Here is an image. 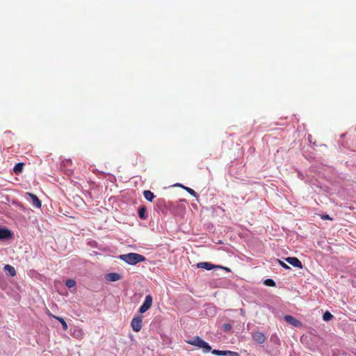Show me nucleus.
<instances>
[{"label": "nucleus", "mask_w": 356, "mask_h": 356, "mask_svg": "<svg viewBox=\"0 0 356 356\" xmlns=\"http://www.w3.org/2000/svg\"><path fill=\"white\" fill-rule=\"evenodd\" d=\"M333 317H334L333 315L327 311L325 312L323 315V318L325 321L332 320L333 318Z\"/></svg>", "instance_id": "aec40b11"}, {"label": "nucleus", "mask_w": 356, "mask_h": 356, "mask_svg": "<svg viewBox=\"0 0 356 356\" xmlns=\"http://www.w3.org/2000/svg\"><path fill=\"white\" fill-rule=\"evenodd\" d=\"M186 342L188 344L202 348L204 353H209L211 350V347L210 345L198 336L195 337L191 339L186 340Z\"/></svg>", "instance_id": "f03ea898"}, {"label": "nucleus", "mask_w": 356, "mask_h": 356, "mask_svg": "<svg viewBox=\"0 0 356 356\" xmlns=\"http://www.w3.org/2000/svg\"><path fill=\"white\" fill-rule=\"evenodd\" d=\"M131 326L134 332L140 331L143 326V316H134L131 322Z\"/></svg>", "instance_id": "7ed1b4c3"}, {"label": "nucleus", "mask_w": 356, "mask_h": 356, "mask_svg": "<svg viewBox=\"0 0 356 356\" xmlns=\"http://www.w3.org/2000/svg\"><path fill=\"white\" fill-rule=\"evenodd\" d=\"M177 186L183 188L184 190H186L189 194H191V195L194 196L195 197H197V193L192 188H189V187H186V186H184L181 184H178Z\"/></svg>", "instance_id": "a211bd4d"}, {"label": "nucleus", "mask_w": 356, "mask_h": 356, "mask_svg": "<svg viewBox=\"0 0 356 356\" xmlns=\"http://www.w3.org/2000/svg\"><path fill=\"white\" fill-rule=\"evenodd\" d=\"M12 236L11 232L6 228H0V240L8 239Z\"/></svg>", "instance_id": "9b49d317"}, {"label": "nucleus", "mask_w": 356, "mask_h": 356, "mask_svg": "<svg viewBox=\"0 0 356 356\" xmlns=\"http://www.w3.org/2000/svg\"><path fill=\"white\" fill-rule=\"evenodd\" d=\"M229 356H240V355L236 352H233L231 350H228L227 355Z\"/></svg>", "instance_id": "b1692460"}, {"label": "nucleus", "mask_w": 356, "mask_h": 356, "mask_svg": "<svg viewBox=\"0 0 356 356\" xmlns=\"http://www.w3.org/2000/svg\"><path fill=\"white\" fill-rule=\"evenodd\" d=\"M279 263L280 266H282L284 268L290 269V267L288 265H286L284 262L279 260Z\"/></svg>", "instance_id": "393cba45"}, {"label": "nucleus", "mask_w": 356, "mask_h": 356, "mask_svg": "<svg viewBox=\"0 0 356 356\" xmlns=\"http://www.w3.org/2000/svg\"><path fill=\"white\" fill-rule=\"evenodd\" d=\"M75 284H76L75 281L74 280H72V279H68L66 281V283H65V285L68 288H72V287H74L75 286Z\"/></svg>", "instance_id": "412c9836"}, {"label": "nucleus", "mask_w": 356, "mask_h": 356, "mask_svg": "<svg viewBox=\"0 0 356 356\" xmlns=\"http://www.w3.org/2000/svg\"><path fill=\"white\" fill-rule=\"evenodd\" d=\"M23 168H24L23 163H17L13 168V171H14L15 174L19 175V173H21L23 170Z\"/></svg>", "instance_id": "dca6fc26"}, {"label": "nucleus", "mask_w": 356, "mask_h": 356, "mask_svg": "<svg viewBox=\"0 0 356 356\" xmlns=\"http://www.w3.org/2000/svg\"><path fill=\"white\" fill-rule=\"evenodd\" d=\"M228 350H212V354L218 356H225L227 355Z\"/></svg>", "instance_id": "6ab92c4d"}, {"label": "nucleus", "mask_w": 356, "mask_h": 356, "mask_svg": "<svg viewBox=\"0 0 356 356\" xmlns=\"http://www.w3.org/2000/svg\"><path fill=\"white\" fill-rule=\"evenodd\" d=\"M72 335L78 339H81L83 337L84 333L81 329L76 328L74 330Z\"/></svg>", "instance_id": "4468645a"}, {"label": "nucleus", "mask_w": 356, "mask_h": 356, "mask_svg": "<svg viewBox=\"0 0 356 356\" xmlns=\"http://www.w3.org/2000/svg\"><path fill=\"white\" fill-rule=\"evenodd\" d=\"M264 284L266 285V286H275V282L272 279H266L264 281Z\"/></svg>", "instance_id": "4be33fe9"}, {"label": "nucleus", "mask_w": 356, "mask_h": 356, "mask_svg": "<svg viewBox=\"0 0 356 356\" xmlns=\"http://www.w3.org/2000/svg\"><path fill=\"white\" fill-rule=\"evenodd\" d=\"M284 320L290 325H292L294 327H300L302 325L300 321L295 318L293 316L290 315L284 316Z\"/></svg>", "instance_id": "423d86ee"}, {"label": "nucleus", "mask_w": 356, "mask_h": 356, "mask_svg": "<svg viewBox=\"0 0 356 356\" xmlns=\"http://www.w3.org/2000/svg\"><path fill=\"white\" fill-rule=\"evenodd\" d=\"M143 195H144L145 198L149 202H152V200L155 197L154 193L152 192H151L150 191H145L143 192Z\"/></svg>", "instance_id": "2eb2a0df"}, {"label": "nucleus", "mask_w": 356, "mask_h": 356, "mask_svg": "<svg viewBox=\"0 0 356 356\" xmlns=\"http://www.w3.org/2000/svg\"><path fill=\"white\" fill-rule=\"evenodd\" d=\"M65 162H66L67 163H71V161H66Z\"/></svg>", "instance_id": "bb28decb"}, {"label": "nucleus", "mask_w": 356, "mask_h": 356, "mask_svg": "<svg viewBox=\"0 0 356 356\" xmlns=\"http://www.w3.org/2000/svg\"><path fill=\"white\" fill-rule=\"evenodd\" d=\"M252 337L253 339L258 343H263L266 340L265 335L260 332H253Z\"/></svg>", "instance_id": "6e6552de"}, {"label": "nucleus", "mask_w": 356, "mask_h": 356, "mask_svg": "<svg viewBox=\"0 0 356 356\" xmlns=\"http://www.w3.org/2000/svg\"><path fill=\"white\" fill-rule=\"evenodd\" d=\"M152 305V297L150 295L145 296V299L143 305L139 308V312L140 314L147 312Z\"/></svg>", "instance_id": "20e7f679"}, {"label": "nucleus", "mask_w": 356, "mask_h": 356, "mask_svg": "<svg viewBox=\"0 0 356 356\" xmlns=\"http://www.w3.org/2000/svg\"><path fill=\"white\" fill-rule=\"evenodd\" d=\"M106 280L109 282H116L122 279V276L120 274L118 273H108L106 277Z\"/></svg>", "instance_id": "9d476101"}, {"label": "nucleus", "mask_w": 356, "mask_h": 356, "mask_svg": "<svg viewBox=\"0 0 356 356\" xmlns=\"http://www.w3.org/2000/svg\"><path fill=\"white\" fill-rule=\"evenodd\" d=\"M286 261L294 267L302 268V264L301 261L296 257H287Z\"/></svg>", "instance_id": "0eeeda50"}, {"label": "nucleus", "mask_w": 356, "mask_h": 356, "mask_svg": "<svg viewBox=\"0 0 356 356\" xmlns=\"http://www.w3.org/2000/svg\"><path fill=\"white\" fill-rule=\"evenodd\" d=\"M26 195L30 197V199L31 200L32 204L36 207V208H40L42 206L41 201L39 200V198L34 194L31 193H27Z\"/></svg>", "instance_id": "1a4fd4ad"}, {"label": "nucleus", "mask_w": 356, "mask_h": 356, "mask_svg": "<svg viewBox=\"0 0 356 356\" xmlns=\"http://www.w3.org/2000/svg\"><path fill=\"white\" fill-rule=\"evenodd\" d=\"M321 219H323V220H332V218L331 217H330L329 215H327V214L326 215H322L321 216Z\"/></svg>", "instance_id": "a878e982"}, {"label": "nucleus", "mask_w": 356, "mask_h": 356, "mask_svg": "<svg viewBox=\"0 0 356 356\" xmlns=\"http://www.w3.org/2000/svg\"><path fill=\"white\" fill-rule=\"evenodd\" d=\"M197 267L199 268H204V269H206L207 270H212L215 268H223L222 267L220 266H215L212 264H210L209 262H200L197 264ZM225 269H226L227 270L229 271V268H224Z\"/></svg>", "instance_id": "39448f33"}, {"label": "nucleus", "mask_w": 356, "mask_h": 356, "mask_svg": "<svg viewBox=\"0 0 356 356\" xmlns=\"http://www.w3.org/2000/svg\"><path fill=\"white\" fill-rule=\"evenodd\" d=\"M222 329L225 332H229L232 330V325L230 323H224L222 325Z\"/></svg>", "instance_id": "5701e85b"}, {"label": "nucleus", "mask_w": 356, "mask_h": 356, "mask_svg": "<svg viewBox=\"0 0 356 356\" xmlns=\"http://www.w3.org/2000/svg\"><path fill=\"white\" fill-rule=\"evenodd\" d=\"M49 316H50L51 317L58 320L62 325V327H63V329L66 331L68 328L67 327V323L65 322V321L64 320L63 318L62 317H60V316H55L52 314H51L50 312L48 313Z\"/></svg>", "instance_id": "f8f14e48"}, {"label": "nucleus", "mask_w": 356, "mask_h": 356, "mask_svg": "<svg viewBox=\"0 0 356 356\" xmlns=\"http://www.w3.org/2000/svg\"><path fill=\"white\" fill-rule=\"evenodd\" d=\"M146 213V208L145 207H141L138 209V216L140 219L145 220L147 219V216L145 214Z\"/></svg>", "instance_id": "f3484780"}, {"label": "nucleus", "mask_w": 356, "mask_h": 356, "mask_svg": "<svg viewBox=\"0 0 356 356\" xmlns=\"http://www.w3.org/2000/svg\"><path fill=\"white\" fill-rule=\"evenodd\" d=\"M3 270L5 272L8 273L12 277L16 275V270L15 268L9 264H6L4 266Z\"/></svg>", "instance_id": "ddd939ff"}, {"label": "nucleus", "mask_w": 356, "mask_h": 356, "mask_svg": "<svg viewBox=\"0 0 356 356\" xmlns=\"http://www.w3.org/2000/svg\"><path fill=\"white\" fill-rule=\"evenodd\" d=\"M120 259L131 265H135L145 260V257L143 255L134 252L122 254L120 256Z\"/></svg>", "instance_id": "f257e3e1"}]
</instances>
